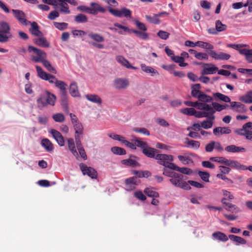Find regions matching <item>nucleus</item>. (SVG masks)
<instances>
[{
	"instance_id": "e2e57ef3",
	"label": "nucleus",
	"mask_w": 252,
	"mask_h": 252,
	"mask_svg": "<svg viewBox=\"0 0 252 252\" xmlns=\"http://www.w3.org/2000/svg\"><path fill=\"white\" fill-rule=\"evenodd\" d=\"M59 5L61 6V8L60 9L61 12L66 14H69L70 13L68 4L64 2H61V3L59 4Z\"/></svg>"
},
{
	"instance_id": "b1692460",
	"label": "nucleus",
	"mask_w": 252,
	"mask_h": 252,
	"mask_svg": "<svg viewBox=\"0 0 252 252\" xmlns=\"http://www.w3.org/2000/svg\"><path fill=\"white\" fill-rule=\"evenodd\" d=\"M85 97L89 101H91L94 103L101 104L102 103L101 98L97 94H88L85 95Z\"/></svg>"
},
{
	"instance_id": "f8f14e48",
	"label": "nucleus",
	"mask_w": 252,
	"mask_h": 252,
	"mask_svg": "<svg viewBox=\"0 0 252 252\" xmlns=\"http://www.w3.org/2000/svg\"><path fill=\"white\" fill-rule=\"evenodd\" d=\"M126 189L127 191H131L135 189V185H137L136 183V178L132 177L126 179L125 180Z\"/></svg>"
},
{
	"instance_id": "4d7b16f0",
	"label": "nucleus",
	"mask_w": 252,
	"mask_h": 252,
	"mask_svg": "<svg viewBox=\"0 0 252 252\" xmlns=\"http://www.w3.org/2000/svg\"><path fill=\"white\" fill-rule=\"evenodd\" d=\"M178 158L184 164H188L192 162L191 158L189 157L179 155L178 156Z\"/></svg>"
},
{
	"instance_id": "09e8293b",
	"label": "nucleus",
	"mask_w": 252,
	"mask_h": 252,
	"mask_svg": "<svg viewBox=\"0 0 252 252\" xmlns=\"http://www.w3.org/2000/svg\"><path fill=\"white\" fill-rule=\"evenodd\" d=\"M229 167L236 169L245 170L246 166L241 164L236 160H232Z\"/></svg>"
},
{
	"instance_id": "1a4fd4ad",
	"label": "nucleus",
	"mask_w": 252,
	"mask_h": 252,
	"mask_svg": "<svg viewBox=\"0 0 252 252\" xmlns=\"http://www.w3.org/2000/svg\"><path fill=\"white\" fill-rule=\"evenodd\" d=\"M12 12L15 18L18 20L19 22L24 25H27V20L26 19V15L24 12L18 9H12Z\"/></svg>"
},
{
	"instance_id": "a211bd4d",
	"label": "nucleus",
	"mask_w": 252,
	"mask_h": 252,
	"mask_svg": "<svg viewBox=\"0 0 252 252\" xmlns=\"http://www.w3.org/2000/svg\"><path fill=\"white\" fill-rule=\"evenodd\" d=\"M225 150L228 152L231 153L245 152L246 151L245 148L236 146L234 145H231L226 147Z\"/></svg>"
},
{
	"instance_id": "f704fd0d",
	"label": "nucleus",
	"mask_w": 252,
	"mask_h": 252,
	"mask_svg": "<svg viewBox=\"0 0 252 252\" xmlns=\"http://www.w3.org/2000/svg\"><path fill=\"white\" fill-rule=\"evenodd\" d=\"M196 44L197 46L205 49L206 50H208L207 52L210 50H213V49L214 48V46L212 44L208 42H206L202 41H197Z\"/></svg>"
},
{
	"instance_id": "bf43d9fd",
	"label": "nucleus",
	"mask_w": 252,
	"mask_h": 252,
	"mask_svg": "<svg viewBox=\"0 0 252 252\" xmlns=\"http://www.w3.org/2000/svg\"><path fill=\"white\" fill-rule=\"evenodd\" d=\"M54 25L58 30L63 31L67 28L68 24L64 22H54Z\"/></svg>"
},
{
	"instance_id": "13d9d810",
	"label": "nucleus",
	"mask_w": 252,
	"mask_h": 252,
	"mask_svg": "<svg viewBox=\"0 0 252 252\" xmlns=\"http://www.w3.org/2000/svg\"><path fill=\"white\" fill-rule=\"evenodd\" d=\"M198 175L205 182H209L210 174L207 172L199 171L198 173Z\"/></svg>"
},
{
	"instance_id": "338daca9",
	"label": "nucleus",
	"mask_w": 252,
	"mask_h": 252,
	"mask_svg": "<svg viewBox=\"0 0 252 252\" xmlns=\"http://www.w3.org/2000/svg\"><path fill=\"white\" fill-rule=\"evenodd\" d=\"M77 149L78 150V152L81 156V157L84 159H86L87 158V155L85 151L84 148L83 147L82 145H80L79 146H76Z\"/></svg>"
},
{
	"instance_id": "e433bc0d",
	"label": "nucleus",
	"mask_w": 252,
	"mask_h": 252,
	"mask_svg": "<svg viewBox=\"0 0 252 252\" xmlns=\"http://www.w3.org/2000/svg\"><path fill=\"white\" fill-rule=\"evenodd\" d=\"M140 66H141V69L143 71H144L146 73H151L152 76H153L154 75L156 74H158V71L156 69H155L154 68H153V67H152L151 66H147L145 64H143V63L141 64L140 65Z\"/></svg>"
},
{
	"instance_id": "f03ea898",
	"label": "nucleus",
	"mask_w": 252,
	"mask_h": 252,
	"mask_svg": "<svg viewBox=\"0 0 252 252\" xmlns=\"http://www.w3.org/2000/svg\"><path fill=\"white\" fill-rule=\"evenodd\" d=\"M91 7L85 5H79L77 9L80 11L86 12L92 15H96L98 12L105 13L106 9L101 6L99 3L92 2L90 3Z\"/></svg>"
},
{
	"instance_id": "8fccbe9b",
	"label": "nucleus",
	"mask_w": 252,
	"mask_h": 252,
	"mask_svg": "<svg viewBox=\"0 0 252 252\" xmlns=\"http://www.w3.org/2000/svg\"><path fill=\"white\" fill-rule=\"evenodd\" d=\"M89 36L92 39L98 42H103L104 40V37L98 33H90L89 34Z\"/></svg>"
},
{
	"instance_id": "473e14b6",
	"label": "nucleus",
	"mask_w": 252,
	"mask_h": 252,
	"mask_svg": "<svg viewBox=\"0 0 252 252\" xmlns=\"http://www.w3.org/2000/svg\"><path fill=\"white\" fill-rule=\"evenodd\" d=\"M196 108L202 110H209V111H212V113L213 111V107L211 105L203 102H198L197 101Z\"/></svg>"
},
{
	"instance_id": "c03bdc74",
	"label": "nucleus",
	"mask_w": 252,
	"mask_h": 252,
	"mask_svg": "<svg viewBox=\"0 0 252 252\" xmlns=\"http://www.w3.org/2000/svg\"><path fill=\"white\" fill-rule=\"evenodd\" d=\"M198 100L204 103L211 102L213 100V98L203 92L198 95Z\"/></svg>"
},
{
	"instance_id": "412c9836",
	"label": "nucleus",
	"mask_w": 252,
	"mask_h": 252,
	"mask_svg": "<svg viewBox=\"0 0 252 252\" xmlns=\"http://www.w3.org/2000/svg\"><path fill=\"white\" fill-rule=\"evenodd\" d=\"M238 51L240 54L245 55L246 59L249 63H252V50L239 48Z\"/></svg>"
},
{
	"instance_id": "37998d69",
	"label": "nucleus",
	"mask_w": 252,
	"mask_h": 252,
	"mask_svg": "<svg viewBox=\"0 0 252 252\" xmlns=\"http://www.w3.org/2000/svg\"><path fill=\"white\" fill-rule=\"evenodd\" d=\"M55 85L57 88L60 89V93H63L67 91L66 87L67 85L63 81L58 80V81L56 82Z\"/></svg>"
},
{
	"instance_id": "6e6552de",
	"label": "nucleus",
	"mask_w": 252,
	"mask_h": 252,
	"mask_svg": "<svg viewBox=\"0 0 252 252\" xmlns=\"http://www.w3.org/2000/svg\"><path fill=\"white\" fill-rule=\"evenodd\" d=\"M132 142H130L124 138L122 143L126 145V147L133 149L136 150V147H140L143 146L144 144V141L140 138H136L133 140Z\"/></svg>"
},
{
	"instance_id": "5701e85b",
	"label": "nucleus",
	"mask_w": 252,
	"mask_h": 252,
	"mask_svg": "<svg viewBox=\"0 0 252 252\" xmlns=\"http://www.w3.org/2000/svg\"><path fill=\"white\" fill-rule=\"evenodd\" d=\"M208 120H204L201 123V126L204 129H209L212 127L213 121L215 119L214 115L208 118Z\"/></svg>"
},
{
	"instance_id": "79ce46f5",
	"label": "nucleus",
	"mask_w": 252,
	"mask_h": 252,
	"mask_svg": "<svg viewBox=\"0 0 252 252\" xmlns=\"http://www.w3.org/2000/svg\"><path fill=\"white\" fill-rule=\"evenodd\" d=\"M35 68L36 69L38 76L41 78L42 79L45 80L46 77L48 76V75L49 74L44 71L42 68V67L40 66L36 65L35 66Z\"/></svg>"
},
{
	"instance_id": "c9c22d12",
	"label": "nucleus",
	"mask_w": 252,
	"mask_h": 252,
	"mask_svg": "<svg viewBox=\"0 0 252 252\" xmlns=\"http://www.w3.org/2000/svg\"><path fill=\"white\" fill-rule=\"evenodd\" d=\"M145 18L149 22L156 25H158L160 23V20L156 14H153V15H145Z\"/></svg>"
},
{
	"instance_id": "3c124183",
	"label": "nucleus",
	"mask_w": 252,
	"mask_h": 252,
	"mask_svg": "<svg viewBox=\"0 0 252 252\" xmlns=\"http://www.w3.org/2000/svg\"><path fill=\"white\" fill-rule=\"evenodd\" d=\"M215 27L219 32L225 31L227 28V26L219 20L216 21Z\"/></svg>"
},
{
	"instance_id": "680f3d73",
	"label": "nucleus",
	"mask_w": 252,
	"mask_h": 252,
	"mask_svg": "<svg viewBox=\"0 0 252 252\" xmlns=\"http://www.w3.org/2000/svg\"><path fill=\"white\" fill-rule=\"evenodd\" d=\"M53 119L56 122L62 123L64 121V117L62 113H57L53 115Z\"/></svg>"
},
{
	"instance_id": "a19ab883",
	"label": "nucleus",
	"mask_w": 252,
	"mask_h": 252,
	"mask_svg": "<svg viewBox=\"0 0 252 252\" xmlns=\"http://www.w3.org/2000/svg\"><path fill=\"white\" fill-rule=\"evenodd\" d=\"M75 22L77 23H86L88 21V17L84 14H79L75 16L74 18Z\"/></svg>"
},
{
	"instance_id": "ddd939ff",
	"label": "nucleus",
	"mask_w": 252,
	"mask_h": 252,
	"mask_svg": "<svg viewBox=\"0 0 252 252\" xmlns=\"http://www.w3.org/2000/svg\"><path fill=\"white\" fill-rule=\"evenodd\" d=\"M31 27L29 29L31 33L35 36L40 37L43 36L42 32L39 30V27L35 22L31 23Z\"/></svg>"
},
{
	"instance_id": "a878e982",
	"label": "nucleus",
	"mask_w": 252,
	"mask_h": 252,
	"mask_svg": "<svg viewBox=\"0 0 252 252\" xmlns=\"http://www.w3.org/2000/svg\"><path fill=\"white\" fill-rule=\"evenodd\" d=\"M185 143L187 145L188 148L194 149H198L200 147V142L198 141L190 140L188 138L185 139Z\"/></svg>"
},
{
	"instance_id": "aec40b11",
	"label": "nucleus",
	"mask_w": 252,
	"mask_h": 252,
	"mask_svg": "<svg viewBox=\"0 0 252 252\" xmlns=\"http://www.w3.org/2000/svg\"><path fill=\"white\" fill-rule=\"evenodd\" d=\"M214 99L216 101H222L225 102H230V98L227 95H225L220 93H213Z\"/></svg>"
},
{
	"instance_id": "603ef678",
	"label": "nucleus",
	"mask_w": 252,
	"mask_h": 252,
	"mask_svg": "<svg viewBox=\"0 0 252 252\" xmlns=\"http://www.w3.org/2000/svg\"><path fill=\"white\" fill-rule=\"evenodd\" d=\"M111 151L115 154L119 155H124L126 154V150L121 147H113L111 148Z\"/></svg>"
},
{
	"instance_id": "0eeeda50",
	"label": "nucleus",
	"mask_w": 252,
	"mask_h": 252,
	"mask_svg": "<svg viewBox=\"0 0 252 252\" xmlns=\"http://www.w3.org/2000/svg\"><path fill=\"white\" fill-rule=\"evenodd\" d=\"M209 56L216 60H228L231 56L230 54L224 52L217 53L215 50H210L208 51Z\"/></svg>"
},
{
	"instance_id": "72a5a7b5",
	"label": "nucleus",
	"mask_w": 252,
	"mask_h": 252,
	"mask_svg": "<svg viewBox=\"0 0 252 252\" xmlns=\"http://www.w3.org/2000/svg\"><path fill=\"white\" fill-rule=\"evenodd\" d=\"M67 142L69 150L71 151L73 155L77 157L78 156V154L75 149V146L73 139L71 138H68L67 140Z\"/></svg>"
},
{
	"instance_id": "dca6fc26",
	"label": "nucleus",
	"mask_w": 252,
	"mask_h": 252,
	"mask_svg": "<svg viewBox=\"0 0 252 252\" xmlns=\"http://www.w3.org/2000/svg\"><path fill=\"white\" fill-rule=\"evenodd\" d=\"M212 238L221 242H226L228 240L227 235L220 231H216L212 234Z\"/></svg>"
},
{
	"instance_id": "c85d7f7f",
	"label": "nucleus",
	"mask_w": 252,
	"mask_h": 252,
	"mask_svg": "<svg viewBox=\"0 0 252 252\" xmlns=\"http://www.w3.org/2000/svg\"><path fill=\"white\" fill-rule=\"evenodd\" d=\"M62 101V105L64 109H68V96L67 91L59 94Z\"/></svg>"
},
{
	"instance_id": "4be33fe9",
	"label": "nucleus",
	"mask_w": 252,
	"mask_h": 252,
	"mask_svg": "<svg viewBox=\"0 0 252 252\" xmlns=\"http://www.w3.org/2000/svg\"><path fill=\"white\" fill-rule=\"evenodd\" d=\"M33 42L39 46L43 47H49L50 46L49 42L45 38L42 36L38 38L34 39Z\"/></svg>"
},
{
	"instance_id": "7ed1b4c3",
	"label": "nucleus",
	"mask_w": 252,
	"mask_h": 252,
	"mask_svg": "<svg viewBox=\"0 0 252 252\" xmlns=\"http://www.w3.org/2000/svg\"><path fill=\"white\" fill-rule=\"evenodd\" d=\"M170 183L176 187L186 190H189L191 188L188 183L184 180V176L176 172L173 178L169 180Z\"/></svg>"
},
{
	"instance_id": "ea45409f",
	"label": "nucleus",
	"mask_w": 252,
	"mask_h": 252,
	"mask_svg": "<svg viewBox=\"0 0 252 252\" xmlns=\"http://www.w3.org/2000/svg\"><path fill=\"white\" fill-rule=\"evenodd\" d=\"M174 62L179 63V65L182 67L186 66L188 65L187 63H184V59L183 57L178 56H175L174 55L172 56L171 58Z\"/></svg>"
},
{
	"instance_id": "4c0bfd02",
	"label": "nucleus",
	"mask_w": 252,
	"mask_h": 252,
	"mask_svg": "<svg viewBox=\"0 0 252 252\" xmlns=\"http://www.w3.org/2000/svg\"><path fill=\"white\" fill-rule=\"evenodd\" d=\"M43 65L50 72L56 73L57 71L55 68L52 66L50 63L47 60V58H45L41 62Z\"/></svg>"
},
{
	"instance_id": "6ab92c4d",
	"label": "nucleus",
	"mask_w": 252,
	"mask_h": 252,
	"mask_svg": "<svg viewBox=\"0 0 252 252\" xmlns=\"http://www.w3.org/2000/svg\"><path fill=\"white\" fill-rule=\"evenodd\" d=\"M155 159L158 160V162H163L164 161H172L173 160L172 156L166 154H157Z\"/></svg>"
},
{
	"instance_id": "f3484780",
	"label": "nucleus",
	"mask_w": 252,
	"mask_h": 252,
	"mask_svg": "<svg viewBox=\"0 0 252 252\" xmlns=\"http://www.w3.org/2000/svg\"><path fill=\"white\" fill-rule=\"evenodd\" d=\"M69 93L72 97H75L80 96L78 86L76 82H73L70 84Z\"/></svg>"
},
{
	"instance_id": "423d86ee",
	"label": "nucleus",
	"mask_w": 252,
	"mask_h": 252,
	"mask_svg": "<svg viewBox=\"0 0 252 252\" xmlns=\"http://www.w3.org/2000/svg\"><path fill=\"white\" fill-rule=\"evenodd\" d=\"M143 146L140 147L144 155L149 158H155L158 152V150L149 147L148 143L144 141Z\"/></svg>"
},
{
	"instance_id": "6e6d98bb",
	"label": "nucleus",
	"mask_w": 252,
	"mask_h": 252,
	"mask_svg": "<svg viewBox=\"0 0 252 252\" xmlns=\"http://www.w3.org/2000/svg\"><path fill=\"white\" fill-rule=\"evenodd\" d=\"M225 206V209L228 211L234 212L235 213H238L240 211V209L239 207L231 203H227Z\"/></svg>"
},
{
	"instance_id": "4468645a",
	"label": "nucleus",
	"mask_w": 252,
	"mask_h": 252,
	"mask_svg": "<svg viewBox=\"0 0 252 252\" xmlns=\"http://www.w3.org/2000/svg\"><path fill=\"white\" fill-rule=\"evenodd\" d=\"M136 157L134 156H131L129 158L126 159H123L121 161L122 164L132 167L139 166V163L135 160Z\"/></svg>"
},
{
	"instance_id": "39448f33",
	"label": "nucleus",
	"mask_w": 252,
	"mask_h": 252,
	"mask_svg": "<svg viewBox=\"0 0 252 252\" xmlns=\"http://www.w3.org/2000/svg\"><path fill=\"white\" fill-rule=\"evenodd\" d=\"M79 167L84 175H87L92 179H96L97 177V172L93 167H88L83 163L79 164Z\"/></svg>"
},
{
	"instance_id": "bb28decb",
	"label": "nucleus",
	"mask_w": 252,
	"mask_h": 252,
	"mask_svg": "<svg viewBox=\"0 0 252 252\" xmlns=\"http://www.w3.org/2000/svg\"><path fill=\"white\" fill-rule=\"evenodd\" d=\"M214 115V111H209V110H204L203 111H196L195 114V117L196 118H203L205 117L208 118L211 116Z\"/></svg>"
},
{
	"instance_id": "5fc2aeb1",
	"label": "nucleus",
	"mask_w": 252,
	"mask_h": 252,
	"mask_svg": "<svg viewBox=\"0 0 252 252\" xmlns=\"http://www.w3.org/2000/svg\"><path fill=\"white\" fill-rule=\"evenodd\" d=\"M12 37V34H7L5 32H0V42L5 43L8 41L9 39Z\"/></svg>"
},
{
	"instance_id": "052dcab7",
	"label": "nucleus",
	"mask_w": 252,
	"mask_h": 252,
	"mask_svg": "<svg viewBox=\"0 0 252 252\" xmlns=\"http://www.w3.org/2000/svg\"><path fill=\"white\" fill-rule=\"evenodd\" d=\"M75 133H81L83 132V126L81 123L78 122L73 125Z\"/></svg>"
},
{
	"instance_id": "20e7f679",
	"label": "nucleus",
	"mask_w": 252,
	"mask_h": 252,
	"mask_svg": "<svg viewBox=\"0 0 252 252\" xmlns=\"http://www.w3.org/2000/svg\"><path fill=\"white\" fill-rule=\"evenodd\" d=\"M28 51L33 52V54L31 56V60L34 63H41L45 58H47V55L45 52L32 46H29Z\"/></svg>"
},
{
	"instance_id": "de8ad7c7",
	"label": "nucleus",
	"mask_w": 252,
	"mask_h": 252,
	"mask_svg": "<svg viewBox=\"0 0 252 252\" xmlns=\"http://www.w3.org/2000/svg\"><path fill=\"white\" fill-rule=\"evenodd\" d=\"M180 112L188 116H195L196 110L193 108H186L180 110Z\"/></svg>"
},
{
	"instance_id": "9d476101",
	"label": "nucleus",
	"mask_w": 252,
	"mask_h": 252,
	"mask_svg": "<svg viewBox=\"0 0 252 252\" xmlns=\"http://www.w3.org/2000/svg\"><path fill=\"white\" fill-rule=\"evenodd\" d=\"M128 85L129 82L126 79L117 78L114 81V86L118 90L125 89Z\"/></svg>"
},
{
	"instance_id": "9b49d317",
	"label": "nucleus",
	"mask_w": 252,
	"mask_h": 252,
	"mask_svg": "<svg viewBox=\"0 0 252 252\" xmlns=\"http://www.w3.org/2000/svg\"><path fill=\"white\" fill-rule=\"evenodd\" d=\"M50 133L60 146H64V138L62 134L59 131L54 129H52L50 131Z\"/></svg>"
},
{
	"instance_id": "2f4dec72",
	"label": "nucleus",
	"mask_w": 252,
	"mask_h": 252,
	"mask_svg": "<svg viewBox=\"0 0 252 252\" xmlns=\"http://www.w3.org/2000/svg\"><path fill=\"white\" fill-rule=\"evenodd\" d=\"M41 145L47 151L50 152L53 150L54 147L53 144L47 138L42 139L41 141Z\"/></svg>"
},
{
	"instance_id": "f257e3e1",
	"label": "nucleus",
	"mask_w": 252,
	"mask_h": 252,
	"mask_svg": "<svg viewBox=\"0 0 252 252\" xmlns=\"http://www.w3.org/2000/svg\"><path fill=\"white\" fill-rule=\"evenodd\" d=\"M56 96L48 91H46L40 94L37 99V103L39 107H44L48 105L54 106L56 100Z\"/></svg>"
},
{
	"instance_id": "864d4df0",
	"label": "nucleus",
	"mask_w": 252,
	"mask_h": 252,
	"mask_svg": "<svg viewBox=\"0 0 252 252\" xmlns=\"http://www.w3.org/2000/svg\"><path fill=\"white\" fill-rule=\"evenodd\" d=\"M218 70V67L215 66L205 68L202 70L201 74L202 75L213 74Z\"/></svg>"
},
{
	"instance_id": "774afa93",
	"label": "nucleus",
	"mask_w": 252,
	"mask_h": 252,
	"mask_svg": "<svg viewBox=\"0 0 252 252\" xmlns=\"http://www.w3.org/2000/svg\"><path fill=\"white\" fill-rule=\"evenodd\" d=\"M158 36L161 39L166 40L167 39L170 35L169 33L168 32L160 30L157 33Z\"/></svg>"
},
{
	"instance_id": "c756f323",
	"label": "nucleus",
	"mask_w": 252,
	"mask_h": 252,
	"mask_svg": "<svg viewBox=\"0 0 252 252\" xmlns=\"http://www.w3.org/2000/svg\"><path fill=\"white\" fill-rule=\"evenodd\" d=\"M239 100L245 103H252V91H250L241 96Z\"/></svg>"
},
{
	"instance_id": "7c9ffc66",
	"label": "nucleus",
	"mask_w": 252,
	"mask_h": 252,
	"mask_svg": "<svg viewBox=\"0 0 252 252\" xmlns=\"http://www.w3.org/2000/svg\"><path fill=\"white\" fill-rule=\"evenodd\" d=\"M146 31H140L136 30H131V32L136 34L137 37L143 40L147 39L149 38V34L145 32Z\"/></svg>"
},
{
	"instance_id": "a18cd8bd",
	"label": "nucleus",
	"mask_w": 252,
	"mask_h": 252,
	"mask_svg": "<svg viewBox=\"0 0 252 252\" xmlns=\"http://www.w3.org/2000/svg\"><path fill=\"white\" fill-rule=\"evenodd\" d=\"M0 32H5L7 34H11L10 32V27L7 23L5 22H1L0 23Z\"/></svg>"
},
{
	"instance_id": "cd10ccee",
	"label": "nucleus",
	"mask_w": 252,
	"mask_h": 252,
	"mask_svg": "<svg viewBox=\"0 0 252 252\" xmlns=\"http://www.w3.org/2000/svg\"><path fill=\"white\" fill-rule=\"evenodd\" d=\"M231 107L235 109V111L238 112H244L246 111L244 104L240 102L233 101L231 102Z\"/></svg>"
},
{
	"instance_id": "69168bd1",
	"label": "nucleus",
	"mask_w": 252,
	"mask_h": 252,
	"mask_svg": "<svg viewBox=\"0 0 252 252\" xmlns=\"http://www.w3.org/2000/svg\"><path fill=\"white\" fill-rule=\"evenodd\" d=\"M134 196L138 199L141 201H145L146 200V196L143 193L141 190H137L134 193Z\"/></svg>"
},
{
	"instance_id": "58836bf2",
	"label": "nucleus",
	"mask_w": 252,
	"mask_h": 252,
	"mask_svg": "<svg viewBox=\"0 0 252 252\" xmlns=\"http://www.w3.org/2000/svg\"><path fill=\"white\" fill-rule=\"evenodd\" d=\"M213 110L214 111V114L216 111L220 112L221 111L225 109L228 105L227 104H220L217 102H212Z\"/></svg>"
},
{
	"instance_id": "49530a36",
	"label": "nucleus",
	"mask_w": 252,
	"mask_h": 252,
	"mask_svg": "<svg viewBox=\"0 0 252 252\" xmlns=\"http://www.w3.org/2000/svg\"><path fill=\"white\" fill-rule=\"evenodd\" d=\"M144 192L147 195L150 197L158 198L159 196L158 192L151 190L148 188L145 189Z\"/></svg>"
},
{
	"instance_id": "2eb2a0df",
	"label": "nucleus",
	"mask_w": 252,
	"mask_h": 252,
	"mask_svg": "<svg viewBox=\"0 0 252 252\" xmlns=\"http://www.w3.org/2000/svg\"><path fill=\"white\" fill-rule=\"evenodd\" d=\"M231 130L228 127H217L213 129V133L216 136H219L224 134H229Z\"/></svg>"
},
{
	"instance_id": "393cba45",
	"label": "nucleus",
	"mask_w": 252,
	"mask_h": 252,
	"mask_svg": "<svg viewBox=\"0 0 252 252\" xmlns=\"http://www.w3.org/2000/svg\"><path fill=\"white\" fill-rule=\"evenodd\" d=\"M116 60L118 62L121 63L123 66L127 68L135 69L136 67L132 66L129 63V62L122 56H118L116 57Z\"/></svg>"
},
{
	"instance_id": "0e129e2a",
	"label": "nucleus",
	"mask_w": 252,
	"mask_h": 252,
	"mask_svg": "<svg viewBox=\"0 0 252 252\" xmlns=\"http://www.w3.org/2000/svg\"><path fill=\"white\" fill-rule=\"evenodd\" d=\"M209 54L202 52H198L195 55V58L199 60H207L209 59Z\"/></svg>"
}]
</instances>
